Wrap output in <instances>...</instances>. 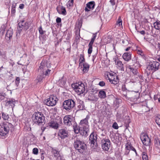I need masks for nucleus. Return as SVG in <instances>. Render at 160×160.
<instances>
[{
  "instance_id": "nucleus-1",
  "label": "nucleus",
  "mask_w": 160,
  "mask_h": 160,
  "mask_svg": "<svg viewBox=\"0 0 160 160\" xmlns=\"http://www.w3.org/2000/svg\"><path fill=\"white\" fill-rule=\"evenodd\" d=\"M51 64L48 60H43L41 63V65L38 69V72L43 74L45 76H48L50 73L51 70L50 68Z\"/></svg>"
},
{
  "instance_id": "nucleus-2",
  "label": "nucleus",
  "mask_w": 160,
  "mask_h": 160,
  "mask_svg": "<svg viewBox=\"0 0 160 160\" xmlns=\"http://www.w3.org/2000/svg\"><path fill=\"white\" fill-rule=\"evenodd\" d=\"M13 128L12 125L10 123L7 122L4 124L2 126L0 125V138H3L9 132V130Z\"/></svg>"
},
{
  "instance_id": "nucleus-3",
  "label": "nucleus",
  "mask_w": 160,
  "mask_h": 160,
  "mask_svg": "<svg viewBox=\"0 0 160 160\" xmlns=\"http://www.w3.org/2000/svg\"><path fill=\"white\" fill-rule=\"evenodd\" d=\"M32 119L35 123L41 125L44 122V116L41 112H37L32 115Z\"/></svg>"
},
{
  "instance_id": "nucleus-4",
  "label": "nucleus",
  "mask_w": 160,
  "mask_h": 160,
  "mask_svg": "<svg viewBox=\"0 0 160 160\" xmlns=\"http://www.w3.org/2000/svg\"><path fill=\"white\" fill-rule=\"evenodd\" d=\"M74 147L78 152L82 153L86 148V144L83 142L78 139H77L74 141Z\"/></svg>"
},
{
  "instance_id": "nucleus-5",
  "label": "nucleus",
  "mask_w": 160,
  "mask_h": 160,
  "mask_svg": "<svg viewBox=\"0 0 160 160\" xmlns=\"http://www.w3.org/2000/svg\"><path fill=\"white\" fill-rule=\"evenodd\" d=\"M72 86L75 92L78 95H80L85 91V85L81 82L74 83L72 84Z\"/></svg>"
},
{
  "instance_id": "nucleus-6",
  "label": "nucleus",
  "mask_w": 160,
  "mask_h": 160,
  "mask_svg": "<svg viewBox=\"0 0 160 160\" xmlns=\"http://www.w3.org/2000/svg\"><path fill=\"white\" fill-rule=\"evenodd\" d=\"M75 102L72 99H68L64 101L62 104L63 109L67 111H69L73 108L75 106Z\"/></svg>"
},
{
  "instance_id": "nucleus-7",
  "label": "nucleus",
  "mask_w": 160,
  "mask_h": 160,
  "mask_svg": "<svg viewBox=\"0 0 160 160\" xmlns=\"http://www.w3.org/2000/svg\"><path fill=\"white\" fill-rule=\"evenodd\" d=\"M88 118L87 117L81 120L79 125V127H80L81 128H83V135H86L88 131Z\"/></svg>"
},
{
  "instance_id": "nucleus-8",
  "label": "nucleus",
  "mask_w": 160,
  "mask_h": 160,
  "mask_svg": "<svg viewBox=\"0 0 160 160\" xmlns=\"http://www.w3.org/2000/svg\"><path fill=\"white\" fill-rule=\"evenodd\" d=\"M105 77L106 79L108 78L112 84H116L118 82L119 79L118 76L113 75L111 73L107 72L106 73H105Z\"/></svg>"
},
{
  "instance_id": "nucleus-9",
  "label": "nucleus",
  "mask_w": 160,
  "mask_h": 160,
  "mask_svg": "<svg viewBox=\"0 0 160 160\" xmlns=\"http://www.w3.org/2000/svg\"><path fill=\"white\" fill-rule=\"evenodd\" d=\"M19 27L18 28V31L20 33L22 30L26 31L29 27L28 23L25 22L24 20L21 21L18 23Z\"/></svg>"
},
{
  "instance_id": "nucleus-10",
  "label": "nucleus",
  "mask_w": 160,
  "mask_h": 160,
  "mask_svg": "<svg viewBox=\"0 0 160 160\" xmlns=\"http://www.w3.org/2000/svg\"><path fill=\"white\" fill-rule=\"evenodd\" d=\"M58 100V99L56 96L52 95L47 99L45 103L48 106H53L56 105Z\"/></svg>"
},
{
  "instance_id": "nucleus-11",
  "label": "nucleus",
  "mask_w": 160,
  "mask_h": 160,
  "mask_svg": "<svg viewBox=\"0 0 160 160\" xmlns=\"http://www.w3.org/2000/svg\"><path fill=\"white\" fill-rule=\"evenodd\" d=\"M102 147V149L105 151L108 150L110 145V141L108 138H104L101 141Z\"/></svg>"
},
{
  "instance_id": "nucleus-12",
  "label": "nucleus",
  "mask_w": 160,
  "mask_h": 160,
  "mask_svg": "<svg viewBox=\"0 0 160 160\" xmlns=\"http://www.w3.org/2000/svg\"><path fill=\"white\" fill-rule=\"evenodd\" d=\"M159 63L158 62H153L147 67V69L152 70V72L156 71L158 69Z\"/></svg>"
},
{
  "instance_id": "nucleus-13",
  "label": "nucleus",
  "mask_w": 160,
  "mask_h": 160,
  "mask_svg": "<svg viewBox=\"0 0 160 160\" xmlns=\"http://www.w3.org/2000/svg\"><path fill=\"white\" fill-rule=\"evenodd\" d=\"M141 139L143 144L146 146H149L150 144V139L146 134L142 135L140 137Z\"/></svg>"
},
{
  "instance_id": "nucleus-14",
  "label": "nucleus",
  "mask_w": 160,
  "mask_h": 160,
  "mask_svg": "<svg viewBox=\"0 0 160 160\" xmlns=\"http://www.w3.org/2000/svg\"><path fill=\"white\" fill-rule=\"evenodd\" d=\"M58 136L62 139H64L68 137V131L67 129L65 128L60 129L59 131Z\"/></svg>"
},
{
  "instance_id": "nucleus-15",
  "label": "nucleus",
  "mask_w": 160,
  "mask_h": 160,
  "mask_svg": "<svg viewBox=\"0 0 160 160\" xmlns=\"http://www.w3.org/2000/svg\"><path fill=\"white\" fill-rule=\"evenodd\" d=\"M113 60L115 62L116 65H117L118 68L121 71H124V65L122 61L119 60L116 57L113 58Z\"/></svg>"
},
{
  "instance_id": "nucleus-16",
  "label": "nucleus",
  "mask_w": 160,
  "mask_h": 160,
  "mask_svg": "<svg viewBox=\"0 0 160 160\" xmlns=\"http://www.w3.org/2000/svg\"><path fill=\"white\" fill-rule=\"evenodd\" d=\"M97 32L93 33L92 35V38L90 42L88 44L89 48L88 50V54H91L92 52V45L96 38Z\"/></svg>"
},
{
  "instance_id": "nucleus-17",
  "label": "nucleus",
  "mask_w": 160,
  "mask_h": 160,
  "mask_svg": "<svg viewBox=\"0 0 160 160\" xmlns=\"http://www.w3.org/2000/svg\"><path fill=\"white\" fill-rule=\"evenodd\" d=\"M97 135L95 133H92L89 136V140L91 144L96 146L97 145Z\"/></svg>"
},
{
  "instance_id": "nucleus-18",
  "label": "nucleus",
  "mask_w": 160,
  "mask_h": 160,
  "mask_svg": "<svg viewBox=\"0 0 160 160\" xmlns=\"http://www.w3.org/2000/svg\"><path fill=\"white\" fill-rule=\"evenodd\" d=\"M73 117L70 115L65 116L63 118L64 124L68 126H70L72 124Z\"/></svg>"
},
{
  "instance_id": "nucleus-19",
  "label": "nucleus",
  "mask_w": 160,
  "mask_h": 160,
  "mask_svg": "<svg viewBox=\"0 0 160 160\" xmlns=\"http://www.w3.org/2000/svg\"><path fill=\"white\" fill-rule=\"evenodd\" d=\"M13 33V30L11 28L7 30L5 38L8 42L11 41V40L12 38Z\"/></svg>"
},
{
  "instance_id": "nucleus-20",
  "label": "nucleus",
  "mask_w": 160,
  "mask_h": 160,
  "mask_svg": "<svg viewBox=\"0 0 160 160\" xmlns=\"http://www.w3.org/2000/svg\"><path fill=\"white\" fill-rule=\"evenodd\" d=\"M95 4L94 1L90 2L86 4V7L85 9V11L88 12L93 9L95 7Z\"/></svg>"
},
{
  "instance_id": "nucleus-21",
  "label": "nucleus",
  "mask_w": 160,
  "mask_h": 160,
  "mask_svg": "<svg viewBox=\"0 0 160 160\" xmlns=\"http://www.w3.org/2000/svg\"><path fill=\"white\" fill-rule=\"evenodd\" d=\"M79 67L82 68V71L83 73H87L89 68V65L86 62L82 63V65H79Z\"/></svg>"
},
{
  "instance_id": "nucleus-22",
  "label": "nucleus",
  "mask_w": 160,
  "mask_h": 160,
  "mask_svg": "<svg viewBox=\"0 0 160 160\" xmlns=\"http://www.w3.org/2000/svg\"><path fill=\"white\" fill-rule=\"evenodd\" d=\"M131 53L130 51L125 52L123 54L122 58L125 61H128L131 58Z\"/></svg>"
},
{
  "instance_id": "nucleus-23",
  "label": "nucleus",
  "mask_w": 160,
  "mask_h": 160,
  "mask_svg": "<svg viewBox=\"0 0 160 160\" xmlns=\"http://www.w3.org/2000/svg\"><path fill=\"white\" fill-rule=\"evenodd\" d=\"M57 9L59 13L64 15L66 14V11L65 8L63 6L58 7L57 8Z\"/></svg>"
},
{
  "instance_id": "nucleus-24",
  "label": "nucleus",
  "mask_w": 160,
  "mask_h": 160,
  "mask_svg": "<svg viewBox=\"0 0 160 160\" xmlns=\"http://www.w3.org/2000/svg\"><path fill=\"white\" fill-rule=\"evenodd\" d=\"M49 126L51 127L54 129H57L58 127V123L55 120H51L49 123Z\"/></svg>"
},
{
  "instance_id": "nucleus-25",
  "label": "nucleus",
  "mask_w": 160,
  "mask_h": 160,
  "mask_svg": "<svg viewBox=\"0 0 160 160\" xmlns=\"http://www.w3.org/2000/svg\"><path fill=\"white\" fill-rule=\"evenodd\" d=\"M130 122L129 117L128 116L126 117L125 119L124 120V125L126 127V129H127L129 127V124Z\"/></svg>"
},
{
  "instance_id": "nucleus-26",
  "label": "nucleus",
  "mask_w": 160,
  "mask_h": 160,
  "mask_svg": "<svg viewBox=\"0 0 160 160\" xmlns=\"http://www.w3.org/2000/svg\"><path fill=\"white\" fill-rule=\"evenodd\" d=\"M134 64H133L132 66H129L128 68L133 74L137 75L138 73V71L136 69L134 68Z\"/></svg>"
},
{
  "instance_id": "nucleus-27",
  "label": "nucleus",
  "mask_w": 160,
  "mask_h": 160,
  "mask_svg": "<svg viewBox=\"0 0 160 160\" xmlns=\"http://www.w3.org/2000/svg\"><path fill=\"white\" fill-rule=\"evenodd\" d=\"M98 96L101 98H105L106 97V92L103 90H101L99 92Z\"/></svg>"
},
{
  "instance_id": "nucleus-28",
  "label": "nucleus",
  "mask_w": 160,
  "mask_h": 160,
  "mask_svg": "<svg viewBox=\"0 0 160 160\" xmlns=\"http://www.w3.org/2000/svg\"><path fill=\"white\" fill-rule=\"evenodd\" d=\"M15 100L14 99H11L10 100L7 101L6 103V106L9 105L11 107H13L14 106Z\"/></svg>"
},
{
  "instance_id": "nucleus-29",
  "label": "nucleus",
  "mask_w": 160,
  "mask_h": 160,
  "mask_svg": "<svg viewBox=\"0 0 160 160\" xmlns=\"http://www.w3.org/2000/svg\"><path fill=\"white\" fill-rule=\"evenodd\" d=\"M78 104V108L79 110H82L84 109V102L82 101L81 100L79 101Z\"/></svg>"
},
{
  "instance_id": "nucleus-30",
  "label": "nucleus",
  "mask_w": 160,
  "mask_h": 160,
  "mask_svg": "<svg viewBox=\"0 0 160 160\" xmlns=\"http://www.w3.org/2000/svg\"><path fill=\"white\" fill-rule=\"evenodd\" d=\"M39 75L37 76L36 80L38 82H42V80L44 78V76L45 75H43V74H41L39 72Z\"/></svg>"
},
{
  "instance_id": "nucleus-31",
  "label": "nucleus",
  "mask_w": 160,
  "mask_h": 160,
  "mask_svg": "<svg viewBox=\"0 0 160 160\" xmlns=\"http://www.w3.org/2000/svg\"><path fill=\"white\" fill-rule=\"evenodd\" d=\"M52 152L55 157H58L59 156V152L56 149L52 148Z\"/></svg>"
},
{
  "instance_id": "nucleus-32",
  "label": "nucleus",
  "mask_w": 160,
  "mask_h": 160,
  "mask_svg": "<svg viewBox=\"0 0 160 160\" xmlns=\"http://www.w3.org/2000/svg\"><path fill=\"white\" fill-rule=\"evenodd\" d=\"M39 32L40 33V36L39 37L40 39V37H42L43 38H44V36L43 35L44 33H45L46 31H43L42 29V26H41L38 28Z\"/></svg>"
},
{
  "instance_id": "nucleus-33",
  "label": "nucleus",
  "mask_w": 160,
  "mask_h": 160,
  "mask_svg": "<svg viewBox=\"0 0 160 160\" xmlns=\"http://www.w3.org/2000/svg\"><path fill=\"white\" fill-rule=\"evenodd\" d=\"M79 62V65H82V63L86 62H85V59L84 58V55L82 54H81L80 55Z\"/></svg>"
},
{
  "instance_id": "nucleus-34",
  "label": "nucleus",
  "mask_w": 160,
  "mask_h": 160,
  "mask_svg": "<svg viewBox=\"0 0 160 160\" xmlns=\"http://www.w3.org/2000/svg\"><path fill=\"white\" fill-rule=\"evenodd\" d=\"M153 25L156 29L160 30V21L156 22L154 23Z\"/></svg>"
},
{
  "instance_id": "nucleus-35",
  "label": "nucleus",
  "mask_w": 160,
  "mask_h": 160,
  "mask_svg": "<svg viewBox=\"0 0 160 160\" xmlns=\"http://www.w3.org/2000/svg\"><path fill=\"white\" fill-rule=\"evenodd\" d=\"M6 24H3L2 25L1 28L0 33L2 35H3L4 33V32L5 30V29L6 28Z\"/></svg>"
},
{
  "instance_id": "nucleus-36",
  "label": "nucleus",
  "mask_w": 160,
  "mask_h": 160,
  "mask_svg": "<svg viewBox=\"0 0 160 160\" xmlns=\"http://www.w3.org/2000/svg\"><path fill=\"white\" fill-rule=\"evenodd\" d=\"M16 5L15 4L14 5V4H13L12 5V9H11V15L12 16H14L15 14V13L16 12V10H15V7H16Z\"/></svg>"
},
{
  "instance_id": "nucleus-37",
  "label": "nucleus",
  "mask_w": 160,
  "mask_h": 160,
  "mask_svg": "<svg viewBox=\"0 0 160 160\" xmlns=\"http://www.w3.org/2000/svg\"><path fill=\"white\" fill-rule=\"evenodd\" d=\"M142 158L143 160H148L147 154L145 152H143L142 153Z\"/></svg>"
},
{
  "instance_id": "nucleus-38",
  "label": "nucleus",
  "mask_w": 160,
  "mask_h": 160,
  "mask_svg": "<svg viewBox=\"0 0 160 160\" xmlns=\"http://www.w3.org/2000/svg\"><path fill=\"white\" fill-rule=\"evenodd\" d=\"M119 100H116L114 102V105L115 107H116L117 108L119 107Z\"/></svg>"
},
{
  "instance_id": "nucleus-39",
  "label": "nucleus",
  "mask_w": 160,
  "mask_h": 160,
  "mask_svg": "<svg viewBox=\"0 0 160 160\" xmlns=\"http://www.w3.org/2000/svg\"><path fill=\"white\" fill-rule=\"evenodd\" d=\"M122 21L121 20L120 17H119L117 22V25H118V26H120L121 25L122 26Z\"/></svg>"
},
{
  "instance_id": "nucleus-40",
  "label": "nucleus",
  "mask_w": 160,
  "mask_h": 160,
  "mask_svg": "<svg viewBox=\"0 0 160 160\" xmlns=\"http://www.w3.org/2000/svg\"><path fill=\"white\" fill-rule=\"evenodd\" d=\"M155 144L157 146H160V141L158 138H156L155 140Z\"/></svg>"
},
{
  "instance_id": "nucleus-41",
  "label": "nucleus",
  "mask_w": 160,
  "mask_h": 160,
  "mask_svg": "<svg viewBox=\"0 0 160 160\" xmlns=\"http://www.w3.org/2000/svg\"><path fill=\"white\" fill-rule=\"evenodd\" d=\"M73 3V0H69L68 2L67 3V6H68L71 7L72 6Z\"/></svg>"
},
{
  "instance_id": "nucleus-42",
  "label": "nucleus",
  "mask_w": 160,
  "mask_h": 160,
  "mask_svg": "<svg viewBox=\"0 0 160 160\" xmlns=\"http://www.w3.org/2000/svg\"><path fill=\"white\" fill-rule=\"evenodd\" d=\"M132 146L130 145V144H127L126 145V148L127 150H130L132 149Z\"/></svg>"
},
{
  "instance_id": "nucleus-43",
  "label": "nucleus",
  "mask_w": 160,
  "mask_h": 160,
  "mask_svg": "<svg viewBox=\"0 0 160 160\" xmlns=\"http://www.w3.org/2000/svg\"><path fill=\"white\" fill-rule=\"evenodd\" d=\"M2 118L5 120H8L9 118L8 116L4 113H2Z\"/></svg>"
},
{
  "instance_id": "nucleus-44",
  "label": "nucleus",
  "mask_w": 160,
  "mask_h": 160,
  "mask_svg": "<svg viewBox=\"0 0 160 160\" xmlns=\"http://www.w3.org/2000/svg\"><path fill=\"white\" fill-rule=\"evenodd\" d=\"M20 79L19 77H17L16 79L15 83L17 86H18L19 85V84L20 82Z\"/></svg>"
},
{
  "instance_id": "nucleus-45",
  "label": "nucleus",
  "mask_w": 160,
  "mask_h": 160,
  "mask_svg": "<svg viewBox=\"0 0 160 160\" xmlns=\"http://www.w3.org/2000/svg\"><path fill=\"white\" fill-rule=\"evenodd\" d=\"M112 127L114 129H117L118 128V124L116 122H114L112 125Z\"/></svg>"
},
{
  "instance_id": "nucleus-46",
  "label": "nucleus",
  "mask_w": 160,
  "mask_h": 160,
  "mask_svg": "<svg viewBox=\"0 0 160 160\" xmlns=\"http://www.w3.org/2000/svg\"><path fill=\"white\" fill-rule=\"evenodd\" d=\"M156 122L158 125H160V115L157 117Z\"/></svg>"
},
{
  "instance_id": "nucleus-47",
  "label": "nucleus",
  "mask_w": 160,
  "mask_h": 160,
  "mask_svg": "<svg viewBox=\"0 0 160 160\" xmlns=\"http://www.w3.org/2000/svg\"><path fill=\"white\" fill-rule=\"evenodd\" d=\"M38 149L37 148H34L33 149L32 152L34 154L37 155L38 153Z\"/></svg>"
},
{
  "instance_id": "nucleus-48",
  "label": "nucleus",
  "mask_w": 160,
  "mask_h": 160,
  "mask_svg": "<svg viewBox=\"0 0 160 160\" xmlns=\"http://www.w3.org/2000/svg\"><path fill=\"white\" fill-rule=\"evenodd\" d=\"M144 39L146 40V41L150 43H152L154 41L153 39H150V38H144Z\"/></svg>"
},
{
  "instance_id": "nucleus-49",
  "label": "nucleus",
  "mask_w": 160,
  "mask_h": 160,
  "mask_svg": "<svg viewBox=\"0 0 160 160\" xmlns=\"http://www.w3.org/2000/svg\"><path fill=\"white\" fill-rule=\"evenodd\" d=\"M98 85L100 86L103 87L105 86V83L104 82L102 81L99 82Z\"/></svg>"
},
{
  "instance_id": "nucleus-50",
  "label": "nucleus",
  "mask_w": 160,
  "mask_h": 160,
  "mask_svg": "<svg viewBox=\"0 0 160 160\" xmlns=\"http://www.w3.org/2000/svg\"><path fill=\"white\" fill-rule=\"evenodd\" d=\"M74 131L76 133H78L79 132H80V129H78V127H76L75 128H74Z\"/></svg>"
},
{
  "instance_id": "nucleus-51",
  "label": "nucleus",
  "mask_w": 160,
  "mask_h": 160,
  "mask_svg": "<svg viewBox=\"0 0 160 160\" xmlns=\"http://www.w3.org/2000/svg\"><path fill=\"white\" fill-rule=\"evenodd\" d=\"M129 50L131 51V52H132V49L130 47H129L125 49V51H128Z\"/></svg>"
},
{
  "instance_id": "nucleus-52",
  "label": "nucleus",
  "mask_w": 160,
  "mask_h": 160,
  "mask_svg": "<svg viewBox=\"0 0 160 160\" xmlns=\"http://www.w3.org/2000/svg\"><path fill=\"white\" fill-rule=\"evenodd\" d=\"M56 21L57 23H60L61 22V19L60 18H58L56 19Z\"/></svg>"
},
{
  "instance_id": "nucleus-53",
  "label": "nucleus",
  "mask_w": 160,
  "mask_h": 160,
  "mask_svg": "<svg viewBox=\"0 0 160 160\" xmlns=\"http://www.w3.org/2000/svg\"><path fill=\"white\" fill-rule=\"evenodd\" d=\"M24 5L23 4H20L19 6V8L21 9H22L24 8Z\"/></svg>"
},
{
  "instance_id": "nucleus-54",
  "label": "nucleus",
  "mask_w": 160,
  "mask_h": 160,
  "mask_svg": "<svg viewBox=\"0 0 160 160\" xmlns=\"http://www.w3.org/2000/svg\"><path fill=\"white\" fill-rule=\"evenodd\" d=\"M138 32H139L142 35H144L145 33V32L144 30H142L141 31H138Z\"/></svg>"
},
{
  "instance_id": "nucleus-55",
  "label": "nucleus",
  "mask_w": 160,
  "mask_h": 160,
  "mask_svg": "<svg viewBox=\"0 0 160 160\" xmlns=\"http://www.w3.org/2000/svg\"><path fill=\"white\" fill-rule=\"evenodd\" d=\"M110 2L112 5L115 4V0H110Z\"/></svg>"
},
{
  "instance_id": "nucleus-56",
  "label": "nucleus",
  "mask_w": 160,
  "mask_h": 160,
  "mask_svg": "<svg viewBox=\"0 0 160 160\" xmlns=\"http://www.w3.org/2000/svg\"><path fill=\"white\" fill-rule=\"evenodd\" d=\"M138 53L140 55H141L142 53V50H138Z\"/></svg>"
},
{
  "instance_id": "nucleus-57",
  "label": "nucleus",
  "mask_w": 160,
  "mask_h": 160,
  "mask_svg": "<svg viewBox=\"0 0 160 160\" xmlns=\"http://www.w3.org/2000/svg\"><path fill=\"white\" fill-rule=\"evenodd\" d=\"M4 98V96L2 95H0V98L1 99H3Z\"/></svg>"
},
{
  "instance_id": "nucleus-58",
  "label": "nucleus",
  "mask_w": 160,
  "mask_h": 160,
  "mask_svg": "<svg viewBox=\"0 0 160 160\" xmlns=\"http://www.w3.org/2000/svg\"><path fill=\"white\" fill-rule=\"evenodd\" d=\"M157 45L158 48L160 50V43H158Z\"/></svg>"
},
{
  "instance_id": "nucleus-59",
  "label": "nucleus",
  "mask_w": 160,
  "mask_h": 160,
  "mask_svg": "<svg viewBox=\"0 0 160 160\" xmlns=\"http://www.w3.org/2000/svg\"><path fill=\"white\" fill-rule=\"evenodd\" d=\"M131 150H132V151H135V152H136V151L135 150V149L132 147V149H131Z\"/></svg>"
},
{
  "instance_id": "nucleus-60",
  "label": "nucleus",
  "mask_w": 160,
  "mask_h": 160,
  "mask_svg": "<svg viewBox=\"0 0 160 160\" xmlns=\"http://www.w3.org/2000/svg\"><path fill=\"white\" fill-rule=\"evenodd\" d=\"M45 128H46L45 127L42 128L41 129L42 130V132H43L44 130L45 129Z\"/></svg>"
},
{
  "instance_id": "nucleus-61",
  "label": "nucleus",
  "mask_w": 160,
  "mask_h": 160,
  "mask_svg": "<svg viewBox=\"0 0 160 160\" xmlns=\"http://www.w3.org/2000/svg\"><path fill=\"white\" fill-rule=\"evenodd\" d=\"M125 42H128L127 41H122V43H124Z\"/></svg>"
},
{
  "instance_id": "nucleus-62",
  "label": "nucleus",
  "mask_w": 160,
  "mask_h": 160,
  "mask_svg": "<svg viewBox=\"0 0 160 160\" xmlns=\"http://www.w3.org/2000/svg\"><path fill=\"white\" fill-rule=\"evenodd\" d=\"M123 97H125L126 98H127V95L126 94H123Z\"/></svg>"
},
{
  "instance_id": "nucleus-63",
  "label": "nucleus",
  "mask_w": 160,
  "mask_h": 160,
  "mask_svg": "<svg viewBox=\"0 0 160 160\" xmlns=\"http://www.w3.org/2000/svg\"><path fill=\"white\" fill-rule=\"evenodd\" d=\"M158 60L160 62V57L158 58Z\"/></svg>"
},
{
  "instance_id": "nucleus-64",
  "label": "nucleus",
  "mask_w": 160,
  "mask_h": 160,
  "mask_svg": "<svg viewBox=\"0 0 160 160\" xmlns=\"http://www.w3.org/2000/svg\"><path fill=\"white\" fill-rule=\"evenodd\" d=\"M158 102L160 103V98H158Z\"/></svg>"
}]
</instances>
